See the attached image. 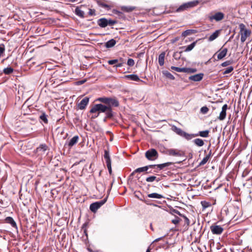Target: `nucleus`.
<instances>
[{
  "mask_svg": "<svg viewBox=\"0 0 252 252\" xmlns=\"http://www.w3.org/2000/svg\"><path fill=\"white\" fill-rule=\"evenodd\" d=\"M104 104H96L94 105L90 110L91 113L94 114L92 119L97 118L100 112L105 113V119H110L113 117V107H118L119 105V101L116 98L101 97L96 99Z\"/></svg>",
  "mask_w": 252,
  "mask_h": 252,
  "instance_id": "f257e3e1",
  "label": "nucleus"
},
{
  "mask_svg": "<svg viewBox=\"0 0 252 252\" xmlns=\"http://www.w3.org/2000/svg\"><path fill=\"white\" fill-rule=\"evenodd\" d=\"M173 164V162H167L166 163H164L162 164H158V165H150L148 166H146L138 168L136 169H135L132 173L131 175H134L136 173H141L143 172L147 171L149 168H153V169H157L158 170H161L164 168L165 167H166L167 166H169L170 165H171Z\"/></svg>",
  "mask_w": 252,
  "mask_h": 252,
  "instance_id": "f03ea898",
  "label": "nucleus"
},
{
  "mask_svg": "<svg viewBox=\"0 0 252 252\" xmlns=\"http://www.w3.org/2000/svg\"><path fill=\"white\" fill-rule=\"evenodd\" d=\"M239 28L240 29L239 34L241 35V41L244 43L246 40L247 37L250 36L251 31L247 29L246 28V26L243 23L239 25Z\"/></svg>",
  "mask_w": 252,
  "mask_h": 252,
  "instance_id": "7ed1b4c3",
  "label": "nucleus"
},
{
  "mask_svg": "<svg viewBox=\"0 0 252 252\" xmlns=\"http://www.w3.org/2000/svg\"><path fill=\"white\" fill-rule=\"evenodd\" d=\"M110 190H107V193L106 196L103 199L95 202L92 203L90 206V210L93 213H95L97 210L100 208L106 201L108 194L109 193Z\"/></svg>",
  "mask_w": 252,
  "mask_h": 252,
  "instance_id": "20e7f679",
  "label": "nucleus"
},
{
  "mask_svg": "<svg viewBox=\"0 0 252 252\" xmlns=\"http://www.w3.org/2000/svg\"><path fill=\"white\" fill-rule=\"evenodd\" d=\"M171 129L177 134L185 138L186 139L188 140L191 139V134L187 133L186 132L183 130L181 128L177 127L175 126H173Z\"/></svg>",
  "mask_w": 252,
  "mask_h": 252,
  "instance_id": "39448f33",
  "label": "nucleus"
},
{
  "mask_svg": "<svg viewBox=\"0 0 252 252\" xmlns=\"http://www.w3.org/2000/svg\"><path fill=\"white\" fill-rule=\"evenodd\" d=\"M199 3V1L198 0H194L190 2H188L187 3H185L180 5L176 10V11L178 12H182L185 11L188 8H192L194 6L197 5Z\"/></svg>",
  "mask_w": 252,
  "mask_h": 252,
  "instance_id": "423d86ee",
  "label": "nucleus"
},
{
  "mask_svg": "<svg viewBox=\"0 0 252 252\" xmlns=\"http://www.w3.org/2000/svg\"><path fill=\"white\" fill-rule=\"evenodd\" d=\"M146 158L150 160H154L158 158V154L155 149H151L145 153Z\"/></svg>",
  "mask_w": 252,
  "mask_h": 252,
  "instance_id": "0eeeda50",
  "label": "nucleus"
},
{
  "mask_svg": "<svg viewBox=\"0 0 252 252\" xmlns=\"http://www.w3.org/2000/svg\"><path fill=\"white\" fill-rule=\"evenodd\" d=\"M104 158L105 160V162L106 164L107 167L108 169L109 173L110 174H111L112 173V168H111V158L109 155V152L107 151H104Z\"/></svg>",
  "mask_w": 252,
  "mask_h": 252,
  "instance_id": "6e6552de",
  "label": "nucleus"
},
{
  "mask_svg": "<svg viewBox=\"0 0 252 252\" xmlns=\"http://www.w3.org/2000/svg\"><path fill=\"white\" fill-rule=\"evenodd\" d=\"M224 17V14L221 12H218L216 13L213 15H212L209 17V20L211 21H212L213 20L216 21H220L222 20Z\"/></svg>",
  "mask_w": 252,
  "mask_h": 252,
  "instance_id": "1a4fd4ad",
  "label": "nucleus"
},
{
  "mask_svg": "<svg viewBox=\"0 0 252 252\" xmlns=\"http://www.w3.org/2000/svg\"><path fill=\"white\" fill-rule=\"evenodd\" d=\"M210 229L214 234L220 235L222 233L223 229V228L217 225H212L210 227Z\"/></svg>",
  "mask_w": 252,
  "mask_h": 252,
  "instance_id": "9d476101",
  "label": "nucleus"
},
{
  "mask_svg": "<svg viewBox=\"0 0 252 252\" xmlns=\"http://www.w3.org/2000/svg\"><path fill=\"white\" fill-rule=\"evenodd\" d=\"M47 149L48 147L46 144H41L36 148V153L38 155L43 156L45 154V152L47 150Z\"/></svg>",
  "mask_w": 252,
  "mask_h": 252,
  "instance_id": "9b49d317",
  "label": "nucleus"
},
{
  "mask_svg": "<svg viewBox=\"0 0 252 252\" xmlns=\"http://www.w3.org/2000/svg\"><path fill=\"white\" fill-rule=\"evenodd\" d=\"M89 102V98L84 97L77 105L78 108L80 110H84L86 108Z\"/></svg>",
  "mask_w": 252,
  "mask_h": 252,
  "instance_id": "f8f14e48",
  "label": "nucleus"
},
{
  "mask_svg": "<svg viewBox=\"0 0 252 252\" xmlns=\"http://www.w3.org/2000/svg\"><path fill=\"white\" fill-rule=\"evenodd\" d=\"M227 49L226 48H221L216 53L218 60H221L225 57L227 53Z\"/></svg>",
  "mask_w": 252,
  "mask_h": 252,
  "instance_id": "ddd939ff",
  "label": "nucleus"
},
{
  "mask_svg": "<svg viewBox=\"0 0 252 252\" xmlns=\"http://www.w3.org/2000/svg\"><path fill=\"white\" fill-rule=\"evenodd\" d=\"M167 152L169 155L176 157H181L184 154L182 151L175 149H170Z\"/></svg>",
  "mask_w": 252,
  "mask_h": 252,
  "instance_id": "4468645a",
  "label": "nucleus"
},
{
  "mask_svg": "<svg viewBox=\"0 0 252 252\" xmlns=\"http://www.w3.org/2000/svg\"><path fill=\"white\" fill-rule=\"evenodd\" d=\"M228 106L226 104H225L223 105L221 111L220 113V115L218 117V119L222 121L225 119L226 115V110L227 109Z\"/></svg>",
  "mask_w": 252,
  "mask_h": 252,
  "instance_id": "2eb2a0df",
  "label": "nucleus"
},
{
  "mask_svg": "<svg viewBox=\"0 0 252 252\" xmlns=\"http://www.w3.org/2000/svg\"><path fill=\"white\" fill-rule=\"evenodd\" d=\"M209 130H206L204 131H200L197 133L191 134V139L197 137V136H201L202 137H208L209 136Z\"/></svg>",
  "mask_w": 252,
  "mask_h": 252,
  "instance_id": "dca6fc26",
  "label": "nucleus"
},
{
  "mask_svg": "<svg viewBox=\"0 0 252 252\" xmlns=\"http://www.w3.org/2000/svg\"><path fill=\"white\" fill-rule=\"evenodd\" d=\"M203 76V73H201L190 76L189 77V79L191 81L198 82L201 81L202 79Z\"/></svg>",
  "mask_w": 252,
  "mask_h": 252,
  "instance_id": "f3484780",
  "label": "nucleus"
},
{
  "mask_svg": "<svg viewBox=\"0 0 252 252\" xmlns=\"http://www.w3.org/2000/svg\"><path fill=\"white\" fill-rule=\"evenodd\" d=\"M94 192L93 195V198L95 199H100L105 195V190H94Z\"/></svg>",
  "mask_w": 252,
  "mask_h": 252,
  "instance_id": "a211bd4d",
  "label": "nucleus"
},
{
  "mask_svg": "<svg viewBox=\"0 0 252 252\" xmlns=\"http://www.w3.org/2000/svg\"><path fill=\"white\" fill-rule=\"evenodd\" d=\"M95 1L99 6L104 8V9L107 10H109L111 9V6L107 3H105L104 0H95Z\"/></svg>",
  "mask_w": 252,
  "mask_h": 252,
  "instance_id": "6ab92c4d",
  "label": "nucleus"
},
{
  "mask_svg": "<svg viewBox=\"0 0 252 252\" xmlns=\"http://www.w3.org/2000/svg\"><path fill=\"white\" fill-rule=\"evenodd\" d=\"M97 24L101 28H105L107 26V19L104 18H100L98 20Z\"/></svg>",
  "mask_w": 252,
  "mask_h": 252,
  "instance_id": "aec40b11",
  "label": "nucleus"
},
{
  "mask_svg": "<svg viewBox=\"0 0 252 252\" xmlns=\"http://www.w3.org/2000/svg\"><path fill=\"white\" fill-rule=\"evenodd\" d=\"M220 32V30H217L213 32L209 37L208 40L209 41H212L216 39L219 35Z\"/></svg>",
  "mask_w": 252,
  "mask_h": 252,
  "instance_id": "412c9836",
  "label": "nucleus"
},
{
  "mask_svg": "<svg viewBox=\"0 0 252 252\" xmlns=\"http://www.w3.org/2000/svg\"><path fill=\"white\" fill-rule=\"evenodd\" d=\"M79 137L77 135L74 136L69 141L68 143V146L69 147H72L75 144H76L78 141Z\"/></svg>",
  "mask_w": 252,
  "mask_h": 252,
  "instance_id": "4be33fe9",
  "label": "nucleus"
},
{
  "mask_svg": "<svg viewBox=\"0 0 252 252\" xmlns=\"http://www.w3.org/2000/svg\"><path fill=\"white\" fill-rule=\"evenodd\" d=\"M165 53L163 52L158 56V63L160 66L163 65L164 63V58H165Z\"/></svg>",
  "mask_w": 252,
  "mask_h": 252,
  "instance_id": "5701e85b",
  "label": "nucleus"
},
{
  "mask_svg": "<svg viewBox=\"0 0 252 252\" xmlns=\"http://www.w3.org/2000/svg\"><path fill=\"white\" fill-rule=\"evenodd\" d=\"M5 221L6 223H9L11 225V226L14 228H17V225L15 221L12 218L10 217H8L5 219Z\"/></svg>",
  "mask_w": 252,
  "mask_h": 252,
  "instance_id": "b1692460",
  "label": "nucleus"
},
{
  "mask_svg": "<svg viewBox=\"0 0 252 252\" xmlns=\"http://www.w3.org/2000/svg\"><path fill=\"white\" fill-rule=\"evenodd\" d=\"M125 77L126 78L129 79L132 81H140V79L139 78L138 76L137 75H135V74H130V75H126ZM141 81H142L141 80Z\"/></svg>",
  "mask_w": 252,
  "mask_h": 252,
  "instance_id": "393cba45",
  "label": "nucleus"
},
{
  "mask_svg": "<svg viewBox=\"0 0 252 252\" xmlns=\"http://www.w3.org/2000/svg\"><path fill=\"white\" fill-rule=\"evenodd\" d=\"M148 196L149 198H164L165 197L161 194H158V193H152L148 194Z\"/></svg>",
  "mask_w": 252,
  "mask_h": 252,
  "instance_id": "a878e982",
  "label": "nucleus"
},
{
  "mask_svg": "<svg viewBox=\"0 0 252 252\" xmlns=\"http://www.w3.org/2000/svg\"><path fill=\"white\" fill-rule=\"evenodd\" d=\"M193 142L195 145L198 147H202L204 144L203 140L200 138L195 139L194 140H193Z\"/></svg>",
  "mask_w": 252,
  "mask_h": 252,
  "instance_id": "bb28decb",
  "label": "nucleus"
},
{
  "mask_svg": "<svg viewBox=\"0 0 252 252\" xmlns=\"http://www.w3.org/2000/svg\"><path fill=\"white\" fill-rule=\"evenodd\" d=\"M116 40L114 39H111L106 42L105 46L106 48H111L116 44Z\"/></svg>",
  "mask_w": 252,
  "mask_h": 252,
  "instance_id": "cd10ccee",
  "label": "nucleus"
},
{
  "mask_svg": "<svg viewBox=\"0 0 252 252\" xmlns=\"http://www.w3.org/2000/svg\"><path fill=\"white\" fill-rule=\"evenodd\" d=\"M75 13L76 15L81 17H84V12L82 10H81L78 7H77L75 10Z\"/></svg>",
  "mask_w": 252,
  "mask_h": 252,
  "instance_id": "c85d7f7f",
  "label": "nucleus"
},
{
  "mask_svg": "<svg viewBox=\"0 0 252 252\" xmlns=\"http://www.w3.org/2000/svg\"><path fill=\"white\" fill-rule=\"evenodd\" d=\"M211 157V152L209 153V154L206 155L205 157H204L202 160L200 161L199 163L200 165H204L209 159Z\"/></svg>",
  "mask_w": 252,
  "mask_h": 252,
  "instance_id": "c756f323",
  "label": "nucleus"
},
{
  "mask_svg": "<svg viewBox=\"0 0 252 252\" xmlns=\"http://www.w3.org/2000/svg\"><path fill=\"white\" fill-rule=\"evenodd\" d=\"M13 72V69L11 67H7L3 70V72L6 75L11 74Z\"/></svg>",
  "mask_w": 252,
  "mask_h": 252,
  "instance_id": "7c9ffc66",
  "label": "nucleus"
},
{
  "mask_svg": "<svg viewBox=\"0 0 252 252\" xmlns=\"http://www.w3.org/2000/svg\"><path fill=\"white\" fill-rule=\"evenodd\" d=\"M171 69L175 70L176 71L178 72H185V71H186L185 67L180 68V67H178L172 66L171 67Z\"/></svg>",
  "mask_w": 252,
  "mask_h": 252,
  "instance_id": "2f4dec72",
  "label": "nucleus"
},
{
  "mask_svg": "<svg viewBox=\"0 0 252 252\" xmlns=\"http://www.w3.org/2000/svg\"><path fill=\"white\" fill-rule=\"evenodd\" d=\"M196 43V41H194L190 45H188L185 50V52H189L192 50V49L194 47Z\"/></svg>",
  "mask_w": 252,
  "mask_h": 252,
  "instance_id": "473e14b6",
  "label": "nucleus"
},
{
  "mask_svg": "<svg viewBox=\"0 0 252 252\" xmlns=\"http://www.w3.org/2000/svg\"><path fill=\"white\" fill-rule=\"evenodd\" d=\"M39 118L45 124L48 123L47 116L45 113H42Z\"/></svg>",
  "mask_w": 252,
  "mask_h": 252,
  "instance_id": "72a5a7b5",
  "label": "nucleus"
},
{
  "mask_svg": "<svg viewBox=\"0 0 252 252\" xmlns=\"http://www.w3.org/2000/svg\"><path fill=\"white\" fill-rule=\"evenodd\" d=\"M201 204L203 207V209H205L206 208L210 207L211 206V203L209 202L206 201H202L201 202Z\"/></svg>",
  "mask_w": 252,
  "mask_h": 252,
  "instance_id": "f704fd0d",
  "label": "nucleus"
},
{
  "mask_svg": "<svg viewBox=\"0 0 252 252\" xmlns=\"http://www.w3.org/2000/svg\"><path fill=\"white\" fill-rule=\"evenodd\" d=\"M163 73L166 77H167L171 80H174L175 79V77H174V76L168 71H164L163 72Z\"/></svg>",
  "mask_w": 252,
  "mask_h": 252,
  "instance_id": "c9c22d12",
  "label": "nucleus"
},
{
  "mask_svg": "<svg viewBox=\"0 0 252 252\" xmlns=\"http://www.w3.org/2000/svg\"><path fill=\"white\" fill-rule=\"evenodd\" d=\"M135 196L141 200H142L144 198L143 196L140 193L139 191H135L134 192Z\"/></svg>",
  "mask_w": 252,
  "mask_h": 252,
  "instance_id": "e433bc0d",
  "label": "nucleus"
},
{
  "mask_svg": "<svg viewBox=\"0 0 252 252\" xmlns=\"http://www.w3.org/2000/svg\"><path fill=\"white\" fill-rule=\"evenodd\" d=\"M234 68L233 66H229L227 67L223 72V74H226L231 72L233 70Z\"/></svg>",
  "mask_w": 252,
  "mask_h": 252,
  "instance_id": "4c0bfd02",
  "label": "nucleus"
},
{
  "mask_svg": "<svg viewBox=\"0 0 252 252\" xmlns=\"http://www.w3.org/2000/svg\"><path fill=\"white\" fill-rule=\"evenodd\" d=\"M192 33V30H188L183 32L182 35V36L186 37V36Z\"/></svg>",
  "mask_w": 252,
  "mask_h": 252,
  "instance_id": "58836bf2",
  "label": "nucleus"
},
{
  "mask_svg": "<svg viewBox=\"0 0 252 252\" xmlns=\"http://www.w3.org/2000/svg\"><path fill=\"white\" fill-rule=\"evenodd\" d=\"M185 73H192L196 71V69L192 68H186L185 67Z\"/></svg>",
  "mask_w": 252,
  "mask_h": 252,
  "instance_id": "ea45409f",
  "label": "nucleus"
},
{
  "mask_svg": "<svg viewBox=\"0 0 252 252\" xmlns=\"http://www.w3.org/2000/svg\"><path fill=\"white\" fill-rule=\"evenodd\" d=\"M209 111V108L207 106H203L200 109V112L203 114H207Z\"/></svg>",
  "mask_w": 252,
  "mask_h": 252,
  "instance_id": "a19ab883",
  "label": "nucleus"
},
{
  "mask_svg": "<svg viewBox=\"0 0 252 252\" xmlns=\"http://www.w3.org/2000/svg\"><path fill=\"white\" fill-rule=\"evenodd\" d=\"M182 52H175L173 55V57L176 59V60H178L181 57V54Z\"/></svg>",
  "mask_w": 252,
  "mask_h": 252,
  "instance_id": "79ce46f5",
  "label": "nucleus"
},
{
  "mask_svg": "<svg viewBox=\"0 0 252 252\" xmlns=\"http://www.w3.org/2000/svg\"><path fill=\"white\" fill-rule=\"evenodd\" d=\"M123 63H124L122 58H120L119 60V62L117 63V64H116L114 66L116 68L120 67L123 66Z\"/></svg>",
  "mask_w": 252,
  "mask_h": 252,
  "instance_id": "37998d69",
  "label": "nucleus"
},
{
  "mask_svg": "<svg viewBox=\"0 0 252 252\" xmlns=\"http://www.w3.org/2000/svg\"><path fill=\"white\" fill-rule=\"evenodd\" d=\"M232 63V61H230V60H229V61H226L223 63H222L221 64V65L223 67H225V66H228L230 64H231V63Z\"/></svg>",
  "mask_w": 252,
  "mask_h": 252,
  "instance_id": "c03bdc74",
  "label": "nucleus"
},
{
  "mask_svg": "<svg viewBox=\"0 0 252 252\" xmlns=\"http://www.w3.org/2000/svg\"><path fill=\"white\" fill-rule=\"evenodd\" d=\"M157 179V177L156 176H150L149 177H147L146 179V181L148 182H152L154 181Z\"/></svg>",
  "mask_w": 252,
  "mask_h": 252,
  "instance_id": "a18cd8bd",
  "label": "nucleus"
},
{
  "mask_svg": "<svg viewBox=\"0 0 252 252\" xmlns=\"http://www.w3.org/2000/svg\"><path fill=\"white\" fill-rule=\"evenodd\" d=\"M5 51V47L4 44H0V57L2 56Z\"/></svg>",
  "mask_w": 252,
  "mask_h": 252,
  "instance_id": "49530a36",
  "label": "nucleus"
},
{
  "mask_svg": "<svg viewBox=\"0 0 252 252\" xmlns=\"http://www.w3.org/2000/svg\"><path fill=\"white\" fill-rule=\"evenodd\" d=\"M134 61L132 59H128L127 60V64L130 66H132L134 64Z\"/></svg>",
  "mask_w": 252,
  "mask_h": 252,
  "instance_id": "de8ad7c7",
  "label": "nucleus"
},
{
  "mask_svg": "<svg viewBox=\"0 0 252 252\" xmlns=\"http://www.w3.org/2000/svg\"><path fill=\"white\" fill-rule=\"evenodd\" d=\"M119 60H118V59L109 60L108 61V63L110 65H113V64H114L118 63L119 62Z\"/></svg>",
  "mask_w": 252,
  "mask_h": 252,
  "instance_id": "09e8293b",
  "label": "nucleus"
},
{
  "mask_svg": "<svg viewBox=\"0 0 252 252\" xmlns=\"http://www.w3.org/2000/svg\"><path fill=\"white\" fill-rule=\"evenodd\" d=\"M116 23V21L115 20H113L111 19L107 20V26L108 25L112 26V25H114V24H115Z\"/></svg>",
  "mask_w": 252,
  "mask_h": 252,
  "instance_id": "8fccbe9b",
  "label": "nucleus"
},
{
  "mask_svg": "<svg viewBox=\"0 0 252 252\" xmlns=\"http://www.w3.org/2000/svg\"><path fill=\"white\" fill-rule=\"evenodd\" d=\"M133 8H132L131 7H123L122 9L126 12H129L133 10Z\"/></svg>",
  "mask_w": 252,
  "mask_h": 252,
  "instance_id": "3c124183",
  "label": "nucleus"
},
{
  "mask_svg": "<svg viewBox=\"0 0 252 252\" xmlns=\"http://www.w3.org/2000/svg\"><path fill=\"white\" fill-rule=\"evenodd\" d=\"M180 220V219L179 218H176L175 219L172 220V222L174 224H178Z\"/></svg>",
  "mask_w": 252,
  "mask_h": 252,
  "instance_id": "603ef678",
  "label": "nucleus"
},
{
  "mask_svg": "<svg viewBox=\"0 0 252 252\" xmlns=\"http://www.w3.org/2000/svg\"><path fill=\"white\" fill-rule=\"evenodd\" d=\"M89 14L91 16H93L95 15V10L94 9H89Z\"/></svg>",
  "mask_w": 252,
  "mask_h": 252,
  "instance_id": "864d4df0",
  "label": "nucleus"
},
{
  "mask_svg": "<svg viewBox=\"0 0 252 252\" xmlns=\"http://www.w3.org/2000/svg\"><path fill=\"white\" fill-rule=\"evenodd\" d=\"M184 218H185V220L186 223L188 225H189V223H190L189 219L187 217H184Z\"/></svg>",
  "mask_w": 252,
  "mask_h": 252,
  "instance_id": "5fc2aeb1",
  "label": "nucleus"
},
{
  "mask_svg": "<svg viewBox=\"0 0 252 252\" xmlns=\"http://www.w3.org/2000/svg\"><path fill=\"white\" fill-rule=\"evenodd\" d=\"M227 211H228V208L226 207H224L222 209V211H224L226 213L227 212Z\"/></svg>",
  "mask_w": 252,
  "mask_h": 252,
  "instance_id": "6e6d98bb",
  "label": "nucleus"
},
{
  "mask_svg": "<svg viewBox=\"0 0 252 252\" xmlns=\"http://www.w3.org/2000/svg\"><path fill=\"white\" fill-rule=\"evenodd\" d=\"M87 250L89 252H95V251H93L91 248H87Z\"/></svg>",
  "mask_w": 252,
  "mask_h": 252,
  "instance_id": "4d7b16f0",
  "label": "nucleus"
},
{
  "mask_svg": "<svg viewBox=\"0 0 252 252\" xmlns=\"http://www.w3.org/2000/svg\"><path fill=\"white\" fill-rule=\"evenodd\" d=\"M53 191H55L56 192L57 194H58V190H56V189H54V190H51V193H52L53 195L54 194V193L53 192Z\"/></svg>",
  "mask_w": 252,
  "mask_h": 252,
  "instance_id": "13d9d810",
  "label": "nucleus"
},
{
  "mask_svg": "<svg viewBox=\"0 0 252 252\" xmlns=\"http://www.w3.org/2000/svg\"><path fill=\"white\" fill-rule=\"evenodd\" d=\"M145 202H146V204H150V205H153V206H157L156 205H155V204H149V203H148V200H145Z\"/></svg>",
  "mask_w": 252,
  "mask_h": 252,
  "instance_id": "bf43d9fd",
  "label": "nucleus"
},
{
  "mask_svg": "<svg viewBox=\"0 0 252 252\" xmlns=\"http://www.w3.org/2000/svg\"><path fill=\"white\" fill-rule=\"evenodd\" d=\"M162 238V237H160V238H157V239H156L155 240V242H158L159 241V240H161Z\"/></svg>",
  "mask_w": 252,
  "mask_h": 252,
  "instance_id": "052dcab7",
  "label": "nucleus"
},
{
  "mask_svg": "<svg viewBox=\"0 0 252 252\" xmlns=\"http://www.w3.org/2000/svg\"><path fill=\"white\" fill-rule=\"evenodd\" d=\"M76 0H65V1H67V2H74Z\"/></svg>",
  "mask_w": 252,
  "mask_h": 252,
  "instance_id": "680f3d73",
  "label": "nucleus"
},
{
  "mask_svg": "<svg viewBox=\"0 0 252 252\" xmlns=\"http://www.w3.org/2000/svg\"><path fill=\"white\" fill-rule=\"evenodd\" d=\"M173 212H174V213H175L177 214H179V211H176V210H173Z\"/></svg>",
  "mask_w": 252,
  "mask_h": 252,
  "instance_id": "e2e57ef3",
  "label": "nucleus"
},
{
  "mask_svg": "<svg viewBox=\"0 0 252 252\" xmlns=\"http://www.w3.org/2000/svg\"><path fill=\"white\" fill-rule=\"evenodd\" d=\"M146 252H150V248L149 247Z\"/></svg>",
  "mask_w": 252,
  "mask_h": 252,
  "instance_id": "0e129e2a",
  "label": "nucleus"
},
{
  "mask_svg": "<svg viewBox=\"0 0 252 252\" xmlns=\"http://www.w3.org/2000/svg\"><path fill=\"white\" fill-rule=\"evenodd\" d=\"M126 190H125L124 191H123V193H120V194H122V195L124 194L125 193V192H126Z\"/></svg>",
  "mask_w": 252,
  "mask_h": 252,
  "instance_id": "69168bd1",
  "label": "nucleus"
},
{
  "mask_svg": "<svg viewBox=\"0 0 252 252\" xmlns=\"http://www.w3.org/2000/svg\"><path fill=\"white\" fill-rule=\"evenodd\" d=\"M95 252H101L99 251H95Z\"/></svg>",
  "mask_w": 252,
  "mask_h": 252,
  "instance_id": "338daca9",
  "label": "nucleus"
},
{
  "mask_svg": "<svg viewBox=\"0 0 252 252\" xmlns=\"http://www.w3.org/2000/svg\"><path fill=\"white\" fill-rule=\"evenodd\" d=\"M219 187H218V188H217L216 189H219Z\"/></svg>",
  "mask_w": 252,
  "mask_h": 252,
  "instance_id": "774afa93",
  "label": "nucleus"
}]
</instances>
